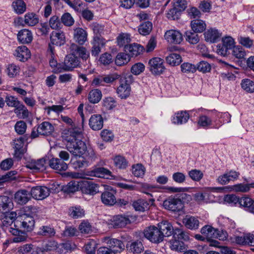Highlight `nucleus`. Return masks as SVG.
<instances>
[{
	"mask_svg": "<svg viewBox=\"0 0 254 254\" xmlns=\"http://www.w3.org/2000/svg\"><path fill=\"white\" fill-rule=\"evenodd\" d=\"M102 105L107 110H111L116 107L117 102L114 98L108 97L103 100Z\"/></svg>",
	"mask_w": 254,
	"mask_h": 254,
	"instance_id": "603ef678",
	"label": "nucleus"
},
{
	"mask_svg": "<svg viewBox=\"0 0 254 254\" xmlns=\"http://www.w3.org/2000/svg\"><path fill=\"white\" fill-rule=\"evenodd\" d=\"M51 45H55L61 46L64 44L65 42V36L63 32H58L53 31L50 36Z\"/></svg>",
	"mask_w": 254,
	"mask_h": 254,
	"instance_id": "7c9ffc66",
	"label": "nucleus"
},
{
	"mask_svg": "<svg viewBox=\"0 0 254 254\" xmlns=\"http://www.w3.org/2000/svg\"><path fill=\"white\" fill-rule=\"evenodd\" d=\"M240 206L243 207L246 210L254 213V199L249 197H242L240 201Z\"/></svg>",
	"mask_w": 254,
	"mask_h": 254,
	"instance_id": "c9c22d12",
	"label": "nucleus"
},
{
	"mask_svg": "<svg viewBox=\"0 0 254 254\" xmlns=\"http://www.w3.org/2000/svg\"><path fill=\"white\" fill-rule=\"evenodd\" d=\"M14 11L18 14L23 13L26 10V4L22 0H16L12 3Z\"/></svg>",
	"mask_w": 254,
	"mask_h": 254,
	"instance_id": "864d4df0",
	"label": "nucleus"
},
{
	"mask_svg": "<svg viewBox=\"0 0 254 254\" xmlns=\"http://www.w3.org/2000/svg\"><path fill=\"white\" fill-rule=\"evenodd\" d=\"M109 228H122L130 223L127 216L122 215H118L112 217L107 222Z\"/></svg>",
	"mask_w": 254,
	"mask_h": 254,
	"instance_id": "6e6552de",
	"label": "nucleus"
},
{
	"mask_svg": "<svg viewBox=\"0 0 254 254\" xmlns=\"http://www.w3.org/2000/svg\"><path fill=\"white\" fill-rule=\"evenodd\" d=\"M53 125L48 122H44L39 125L37 127H34L31 133V137L35 138L39 135L48 136L52 134L54 131Z\"/></svg>",
	"mask_w": 254,
	"mask_h": 254,
	"instance_id": "20e7f679",
	"label": "nucleus"
},
{
	"mask_svg": "<svg viewBox=\"0 0 254 254\" xmlns=\"http://www.w3.org/2000/svg\"><path fill=\"white\" fill-rule=\"evenodd\" d=\"M235 41L230 36H225L222 39V43L217 45V52L221 56H226L230 54V51L234 48Z\"/></svg>",
	"mask_w": 254,
	"mask_h": 254,
	"instance_id": "423d86ee",
	"label": "nucleus"
},
{
	"mask_svg": "<svg viewBox=\"0 0 254 254\" xmlns=\"http://www.w3.org/2000/svg\"><path fill=\"white\" fill-rule=\"evenodd\" d=\"M160 232L162 234L163 239L173 235L174 229L171 223L167 221H162L157 224Z\"/></svg>",
	"mask_w": 254,
	"mask_h": 254,
	"instance_id": "6ab92c4d",
	"label": "nucleus"
},
{
	"mask_svg": "<svg viewBox=\"0 0 254 254\" xmlns=\"http://www.w3.org/2000/svg\"><path fill=\"white\" fill-rule=\"evenodd\" d=\"M149 203L144 199H139L132 203L134 208L137 211H144L149 208Z\"/></svg>",
	"mask_w": 254,
	"mask_h": 254,
	"instance_id": "49530a36",
	"label": "nucleus"
},
{
	"mask_svg": "<svg viewBox=\"0 0 254 254\" xmlns=\"http://www.w3.org/2000/svg\"><path fill=\"white\" fill-rule=\"evenodd\" d=\"M35 225V221L33 217L23 214L17 217L15 221V227L23 229L27 231L33 230Z\"/></svg>",
	"mask_w": 254,
	"mask_h": 254,
	"instance_id": "39448f33",
	"label": "nucleus"
},
{
	"mask_svg": "<svg viewBox=\"0 0 254 254\" xmlns=\"http://www.w3.org/2000/svg\"><path fill=\"white\" fill-rule=\"evenodd\" d=\"M51 192V190L45 186H36L31 189L30 194L33 198L42 200L47 198Z\"/></svg>",
	"mask_w": 254,
	"mask_h": 254,
	"instance_id": "9b49d317",
	"label": "nucleus"
},
{
	"mask_svg": "<svg viewBox=\"0 0 254 254\" xmlns=\"http://www.w3.org/2000/svg\"><path fill=\"white\" fill-rule=\"evenodd\" d=\"M152 29V24L150 21H146L141 24L138 27L139 33L142 35H148Z\"/></svg>",
	"mask_w": 254,
	"mask_h": 254,
	"instance_id": "09e8293b",
	"label": "nucleus"
},
{
	"mask_svg": "<svg viewBox=\"0 0 254 254\" xmlns=\"http://www.w3.org/2000/svg\"><path fill=\"white\" fill-rule=\"evenodd\" d=\"M143 48L139 44L133 43L130 44L128 46H126L125 51L128 53V55L130 56H137L140 55L143 50Z\"/></svg>",
	"mask_w": 254,
	"mask_h": 254,
	"instance_id": "72a5a7b5",
	"label": "nucleus"
},
{
	"mask_svg": "<svg viewBox=\"0 0 254 254\" xmlns=\"http://www.w3.org/2000/svg\"><path fill=\"white\" fill-rule=\"evenodd\" d=\"M92 44L93 46L91 51V55L96 57L101 52V48L105 45V40L98 37H94Z\"/></svg>",
	"mask_w": 254,
	"mask_h": 254,
	"instance_id": "bb28decb",
	"label": "nucleus"
},
{
	"mask_svg": "<svg viewBox=\"0 0 254 254\" xmlns=\"http://www.w3.org/2000/svg\"><path fill=\"white\" fill-rule=\"evenodd\" d=\"M49 166L59 171H65L67 168V165L62 160L59 158H52L49 160Z\"/></svg>",
	"mask_w": 254,
	"mask_h": 254,
	"instance_id": "c756f323",
	"label": "nucleus"
},
{
	"mask_svg": "<svg viewBox=\"0 0 254 254\" xmlns=\"http://www.w3.org/2000/svg\"><path fill=\"white\" fill-rule=\"evenodd\" d=\"M69 49L71 52L78 56L83 60H86L89 57V53L84 47H80L75 43L71 44Z\"/></svg>",
	"mask_w": 254,
	"mask_h": 254,
	"instance_id": "393cba45",
	"label": "nucleus"
},
{
	"mask_svg": "<svg viewBox=\"0 0 254 254\" xmlns=\"http://www.w3.org/2000/svg\"><path fill=\"white\" fill-rule=\"evenodd\" d=\"M102 241L107 245L115 254L120 253L125 249V245L118 239L105 237Z\"/></svg>",
	"mask_w": 254,
	"mask_h": 254,
	"instance_id": "f8f14e48",
	"label": "nucleus"
},
{
	"mask_svg": "<svg viewBox=\"0 0 254 254\" xmlns=\"http://www.w3.org/2000/svg\"><path fill=\"white\" fill-rule=\"evenodd\" d=\"M55 231L53 228L48 226H44L41 227L38 233L39 235L46 237H52L55 235Z\"/></svg>",
	"mask_w": 254,
	"mask_h": 254,
	"instance_id": "4d7b16f0",
	"label": "nucleus"
},
{
	"mask_svg": "<svg viewBox=\"0 0 254 254\" xmlns=\"http://www.w3.org/2000/svg\"><path fill=\"white\" fill-rule=\"evenodd\" d=\"M164 38L168 43L174 44H180L183 40L181 32L174 29L167 30L164 34Z\"/></svg>",
	"mask_w": 254,
	"mask_h": 254,
	"instance_id": "ddd939ff",
	"label": "nucleus"
},
{
	"mask_svg": "<svg viewBox=\"0 0 254 254\" xmlns=\"http://www.w3.org/2000/svg\"><path fill=\"white\" fill-rule=\"evenodd\" d=\"M16 215V213L12 211L6 213L1 219L2 226L5 231H8V228H12L9 226H11L13 223H14V226L15 227V221L17 218Z\"/></svg>",
	"mask_w": 254,
	"mask_h": 254,
	"instance_id": "aec40b11",
	"label": "nucleus"
},
{
	"mask_svg": "<svg viewBox=\"0 0 254 254\" xmlns=\"http://www.w3.org/2000/svg\"><path fill=\"white\" fill-rule=\"evenodd\" d=\"M130 59L128 54L125 53H120L117 55L115 63L117 65L122 66L127 64L130 61Z\"/></svg>",
	"mask_w": 254,
	"mask_h": 254,
	"instance_id": "de8ad7c7",
	"label": "nucleus"
},
{
	"mask_svg": "<svg viewBox=\"0 0 254 254\" xmlns=\"http://www.w3.org/2000/svg\"><path fill=\"white\" fill-rule=\"evenodd\" d=\"M10 199L7 196H0V212H6L10 208Z\"/></svg>",
	"mask_w": 254,
	"mask_h": 254,
	"instance_id": "37998d69",
	"label": "nucleus"
},
{
	"mask_svg": "<svg viewBox=\"0 0 254 254\" xmlns=\"http://www.w3.org/2000/svg\"><path fill=\"white\" fill-rule=\"evenodd\" d=\"M17 39L21 43L29 44L32 41V34L30 31L27 29L21 30L17 34Z\"/></svg>",
	"mask_w": 254,
	"mask_h": 254,
	"instance_id": "c85d7f7f",
	"label": "nucleus"
},
{
	"mask_svg": "<svg viewBox=\"0 0 254 254\" xmlns=\"http://www.w3.org/2000/svg\"><path fill=\"white\" fill-rule=\"evenodd\" d=\"M47 56L49 59V64L50 66L54 68V70L55 72H61L63 71L59 67H62L63 64H58L57 60L55 59L54 48L51 45L49 44V47L47 50Z\"/></svg>",
	"mask_w": 254,
	"mask_h": 254,
	"instance_id": "f3484780",
	"label": "nucleus"
},
{
	"mask_svg": "<svg viewBox=\"0 0 254 254\" xmlns=\"http://www.w3.org/2000/svg\"><path fill=\"white\" fill-rule=\"evenodd\" d=\"M62 24L67 26H70L74 23V19L69 13L66 12L63 14L61 18Z\"/></svg>",
	"mask_w": 254,
	"mask_h": 254,
	"instance_id": "69168bd1",
	"label": "nucleus"
},
{
	"mask_svg": "<svg viewBox=\"0 0 254 254\" xmlns=\"http://www.w3.org/2000/svg\"><path fill=\"white\" fill-rule=\"evenodd\" d=\"M130 35L127 33L121 34L117 37L118 45L120 47H124L125 50L126 46L129 45L128 43L130 42Z\"/></svg>",
	"mask_w": 254,
	"mask_h": 254,
	"instance_id": "c03bdc74",
	"label": "nucleus"
},
{
	"mask_svg": "<svg viewBox=\"0 0 254 254\" xmlns=\"http://www.w3.org/2000/svg\"><path fill=\"white\" fill-rule=\"evenodd\" d=\"M181 12L178 10L174 6L167 13V17L171 20L178 19L180 16Z\"/></svg>",
	"mask_w": 254,
	"mask_h": 254,
	"instance_id": "774afa93",
	"label": "nucleus"
},
{
	"mask_svg": "<svg viewBox=\"0 0 254 254\" xmlns=\"http://www.w3.org/2000/svg\"><path fill=\"white\" fill-rule=\"evenodd\" d=\"M19 228H8V232L14 236L12 241L15 243H20L26 241L28 238L27 234L19 230Z\"/></svg>",
	"mask_w": 254,
	"mask_h": 254,
	"instance_id": "a211bd4d",
	"label": "nucleus"
},
{
	"mask_svg": "<svg viewBox=\"0 0 254 254\" xmlns=\"http://www.w3.org/2000/svg\"><path fill=\"white\" fill-rule=\"evenodd\" d=\"M70 215L74 218L81 217L84 215V211L80 207H72L69 209Z\"/></svg>",
	"mask_w": 254,
	"mask_h": 254,
	"instance_id": "680f3d73",
	"label": "nucleus"
},
{
	"mask_svg": "<svg viewBox=\"0 0 254 254\" xmlns=\"http://www.w3.org/2000/svg\"><path fill=\"white\" fill-rule=\"evenodd\" d=\"M127 248L129 249V251L133 254H139L144 249L143 244L139 240L131 242L129 246Z\"/></svg>",
	"mask_w": 254,
	"mask_h": 254,
	"instance_id": "a18cd8bd",
	"label": "nucleus"
},
{
	"mask_svg": "<svg viewBox=\"0 0 254 254\" xmlns=\"http://www.w3.org/2000/svg\"><path fill=\"white\" fill-rule=\"evenodd\" d=\"M189 115L186 111H180L174 115L172 119L174 124L181 125L187 123L189 119Z\"/></svg>",
	"mask_w": 254,
	"mask_h": 254,
	"instance_id": "f704fd0d",
	"label": "nucleus"
},
{
	"mask_svg": "<svg viewBox=\"0 0 254 254\" xmlns=\"http://www.w3.org/2000/svg\"><path fill=\"white\" fill-rule=\"evenodd\" d=\"M205 40L210 43H214L221 37V34L215 28H211L204 33Z\"/></svg>",
	"mask_w": 254,
	"mask_h": 254,
	"instance_id": "2f4dec72",
	"label": "nucleus"
},
{
	"mask_svg": "<svg viewBox=\"0 0 254 254\" xmlns=\"http://www.w3.org/2000/svg\"><path fill=\"white\" fill-rule=\"evenodd\" d=\"M183 223L186 228L190 230L197 229L199 226V221L198 218L190 215H187L183 219Z\"/></svg>",
	"mask_w": 254,
	"mask_h": 254,
	"instance_id": "cd10ccee",
	"label": "nucleus"
},
{
	"mask_svg": "<svg viewBox=\"0 0 254 254\" xmlns=\"http://www.w3.org/2000/svg\"><path fill=\"white\" fill-rule=\"evenodd\" d=\"M170 248L176 252H184L187 249V246L182 241L173 238L170 241Z\"/></svg>",
	"mask_w": 254,
	"mask_h": 254,
	"instance_id": "473e14b6",
	"label": "nucleus"
},
{
	"mask_svg": "<svg viewBox=\"0 0 254 254\" xmlns=\"http://www.w3.org/2000/svg\"><path fill=\"white\" fill-rule=\"evenodd\" d=\"M78 183L76 181H71L64 188V190L67 193H72L78 190Z\"/></svg>",
	"mask_w": 254,
	"mask_h": 254,
	"instance_id": "338daca9",
	"label": "nucleus"
},
{
	"mask_svg": "<svg viewBox=\"0 0 254 254\" xmlns=\"http://www.w3.org/2000/svg\"><path fill=\"white\" fill-rule=\"evenodd\" d=\"M86 174L89 177L109 179V177L111 176V172L106 168L99 167L91 171H87Z\"/></svg>",
	"mask_w": 254,
	"mask_h": 254,
	"instance_id": "dca6fc26",
	"label": "nucleus"
},
{
	"mask_svg": "<svg viewBox=\"0 0 254 254\" xmlns=\"http://www.w3.org/2000/svg\"><path fill=\"white\" fill-rule=\"evenodd\" d=\"M181 71L187 74L193 73L196 71V65L190 63H184L181 65Z\"/></svg>",
	"mask_w": 254,
	"mask_h": 254,
	"instance_id": "6e6d98bb",
	"label": "nucleus"
},
{
	"mask_svg": "<svg viewBox=\"0 0 254 254\" xmlns=\"http://www.w3.org/2000/svg\"><path fill=\"white\" fill-rule=\"evenodd\" d=\"M27 140L25 137L21 136L13 141V147L14 149V156L18 159H21L26 152V149L24 147V141Z\"/></svg>",
	"mask_w": 254,
	"mask_h": 254,
	"instance_id": "4468645a",
	"label": "nucleus"
},
{
	"mask_svg": "<svg viewBox=\"0 0 254 254\" xmlns=\"http://www.w3.org/2000/svg\"><path fill=\"white\" fill-rule=\"evenodd\" d=\"M80 63L79 59L75 56L74 53L71 52L64 58L62 67H59L61 69L60 71H71L74 68L78 67Z\"/></svg>",
	"mask_w": 254,
	"mask_h": 254,
	"instance_id": "0eeeda50",
	"label": "nucleus"
},
{
	"mask_svg": "<svg viewBox=\"0 0 254 254\" xmlns=\"http://www.w3.org/2000/svg\"><path fill=\"white\" fill-rule=\"evenodd\" d=\"M241 85L242 88L246 91L251 93L254 92V82L251 79H243Z\"/></svg>",
	"mask_w": 254,
	"mask_h": 254,
	"instance_id": "13d9d810",
	"label": "nucleus"
},
{
	"mask_svg": "<svg viewBox=\"0 0 254 254\" xmlns=\"http://www.w3.org/2000/svg\"><path fill=\"white\" fill-rule=\"evenodd\" d=\"M232 55L237 59H242L246 56L244 49L241 46H235L232 48Z\"/></svg>",
	"mask_w": 254,
	"mask_h": 254,
	"instance_id": "0e129e2a",
	"label": "nucleus"
},
{
	"mask_svg": "<svg viewBox=\"0 0 254 254\" xmlns=\"http://www.w3.org/2000/svg\"><path fill=\"white\" fill-rule=\"evenodd\" d=\"M114 163L117 168L121 169H125L127 166V162L125 157L121 155L116 156L114 158Z\"/></svg>",
	"mask_w": 254,
	"mask_h": 254,
	"instance_id": "5fc2aeb1",
	"label": "nucleus"
},
{
	"mask_svg": "<svg viewBox=\"0 0 254 254\" xmlns=\"http://www.w3.org/2000/svg\"><path fill=\"white\" fill-rule=\"evenodd\" d=\"M173 238L180 241L184 240L186 241L189 240V236L188 234L180 228L174 229Z\"/></svg>",
	"mask_w": 254,
	"mask_h": 254,
	"instance_id": "3c124183",
	"label": "nucleus"
},
{
	"mask_svg": "<svg viewBox=\"0 0 254 254\" xmlns=\"http://www.w3.org/2000/svg\"><path fill=\"white\" fill-rule=\"evenodd\" d=\"M102 96V94L100 90L93 89L89 92L88 95V99L90 103L96 104L101 100Z\"/></svg>",
	"mask_w": 254,
	"mask_h": 254,
	"instance_id": "58836bf2",
	"label": "nucleus"
},
{
	"mask_svg": "<svg viewBox=\"0 0 254 254\" xmlns=\"http://www.w3.org/2000/svg\"><path fill=\"white\" fill-rule=\"evenodd\" d=\"M49 25L53 29L61 28L62 24L59 17L57 15L52 16L49 20Z\"/></svg>",
	"mask_w": 254,
	"mask_h": 254,
	"instance_id": "e2e57ef3",
	"label": "nucleus"
},
{
	"mask_svg": "<svg viewBox=\"0 0 254 254\" xmlns=\"http://www.w3.org/2000/svg\"><path fill=\"white\" fill-rule=\"evenodd\" d=\"M31 194L25 190H21L17 191L14 195V199L19 204H26L31 197Z\"/></svg>",
	"mask_w": 254,
	"mask_h": 254,
	"instance_id": "a878e982",
	"label": "nucleus"
},
{
	"mask_svg": "<svg viewBox=\"0 0 254 254\" xmlns=\"http://www.w3.org/2000/svg\"><path fill=\"white\" fill-rule=\"evenodd\" d=\"M47 160L41 158L37 160H31L26 165V167L31 170L39 171H43L46 169V165Z\"/></svg>",
	"mask_w": 254,
	"mask_h": 254,
	"instance_id": "4be33fe9",
	"label": "nucleus"
},
{
	"mask_svg": "<svg viewBox=\"0 0 254 254\" xmlns=\"http://www.w3.org/2000/svg\"><path fill=\"white\" fill-rule=\"evenodd\" d=\"M116 190L112 188L104 191L101 196L102 202L105 205L112 206L116 204L117 199L115 196Z\"/></svg>",
	"mask_w": 254,
	"mask_h": 254,
	"instance_id": "2eb2a0df",
	"label": "nucleus"
},
{
	"mask_svg": "<svg viewBox=\"0 0 254 254\" xmlns=\"http://www.w3.org/2000/svg\"><path fill=\"white\" fill-rule=\"evenodd\" d=\"M89 125L94 130H99L103 127V119L101 115L99 114L93 115L91 116Z\"/></svg>",
	"mask_w": 254,
	"mask_h": 254,
	"instance_id": "412c9836",
	"label": "nucleus"
},
{
	"mask_svg": "<svg viewBox=\"0 0 254 254\" xmlns=\"http://www.w3.org/2000/svg\"><path fill=\"white\" fill-rule=\"evenodd\" d=\"M200 232L208 241H210L215 236V229L211 226L205 225L201 229Z\"/></svg>",
	"mask_w": 254,
	"mask_h": 254,
	"instance_id": "ea45409f",
	"label": "nucleus"
},
{
	"mask_svg": "<svg viewBox=\"0 0 254 254\" xmlns=\"http://www.w3.org/2000/svg\"><path fill=\"white\" fill-rule=\"evenodd\" d=\"M241 200V198H239L234 194H227L224 197V202L231 205H236L238 203L240 205Z\"/></svg>",
	"mask_w": 254,
	"mask_h": 254,
	"instance_id": "052dcab7",
	"label": "nucleus"
},
{
	"mask_svg": "<svg viewBox=\"0 0 254 254\" xmlns=\"http://www.w3.org/2000/svg\"><path fill=\"white\" fill-rule=\"evenodd\" d=\"M163 206L170 211L178 212L183 209L184 205L180 198L169 197L164 201Z\"/></svg>",
	"mask_w": 254,
	"mask_h": 254,
	"instance_id": "1a4fd4ad",
	"label": "nucleus"
},
{
	"mask_svg": "<svg viewBox=\"0 0 254 254\" xmlns=\"http://www.w3.org/2000/svg\"><path fill=\"white\" fill-rule=\"evenodd\" d=\"M132 81L133 77L130 74L120 78V85L117 88V94L120 98L126 99L129 96L131 91L130 84Z\"/></svg>",
	"mask_w": 254,
	"mask_h": 254,
	"instance_id": "f03ea898",
	"label": "nucleus"
},
{
	"mask_svg": "<svg viewBox=\"0 0 254 254\" xmlns=\"http://www.w3.org/2000/svg\"><path fill=\"white\" fill-rule=\"evenodd\" d=\"M73 39L79 45H83L87 39V33L82 28L78 27L74 29Z\"/></svg>",
	"mask_w": 254,
	"mask_h": 254,
	"instance_id": "5701e85b",
	"label": "nucleus"
},
{
	"mask_svg": "<svg viewBox=\"0 0 254 254\" xmlns=\"http://www.w3.org/2000/svg\"><path fill=\"white\" fill-rule=\"evenodd\" d=\"M143 234L145 238L154 244L160 243L164 240L158 226L152 225L146 227L143 231Z\"/></svg>",
	"mask_w": 254,
	"mask_h": 254,
	"instance_id": "7ed1b4c3",
	"label": "nucleus"
},
{
	"mask_svg": "<svg viewBox=\"0 0 254 254\" xmlns=\"http://www.w3.org/2000/svg\"><path fill=\"white\" fill-rule=\"evenodd\" d=\"M190 26L191 29L195 33H201L206 28L205 22L200 19H194L191 21Z\"/></svg>",
	"mask_w": 254,
	"mask_h": 254,
	"instance_id": "4c0bfd02",
	"label": "nucleus"
},
{
	"mask_svg": "<svg viewBox=\"0 0 254 254\" xmlns=\"http://www.w3.org/2000/svg\"><path fill=\"white\" fill-rule=\"evenodd\" d=\"M82 129L77 127L64 129L62 133V137L65 142L67 150L74 156L81 157L82 155L91 161L96 158L94 149L87 147L86 143L80 139Z\"/></svg>",
	"mask_w": 254,
	"mask_h": 254,
	"instance_id": "f257e3e1",
	"label": "nucleus"
},
{
	"mask_svg": "<svg viewBox=\"0 0 254 254\" xmlns=\"http://www.w3.org/2000/svg\"><path fill=\"white\" fill-rule=\"evenodd\" d=\"M148 64L150 71L154 75L162 74L165 69L163 60L160 58L155 57L149 60Z\"/></svg>",
	"mask_w": 254,
	"mask_h": 254,
	"instance_id": "9d476101",
	"label": "nucleus"
},
{
	"mask_svg": "<svg viewBox=\"0 0 254 254\" xmlns=\"http://www.w3.org/2000/svg\"><path fill=\"white\" fill-rule=\"evenodd\" d=\"M145 168L140 164L132 166V173L136 177H142L145 173Z\"/></svg>",
	"mask_w": 254,
	"mask_h": 254,
	"instance_id": "bf43d9fd",
	"label": "nucleus"
},
{
	"mask_svg": "<svg viewBox=\"0 0 254 254\" xmlns=\"http://www.w3.org/2000/svg\"><path fill=\"white\" fill-rule=\"evenodd\" d=\"M79 158L73 162V165L75 169H80L83 167H87L89 165V161H92L91 160L88 159V158L86 157Z\"/></svg>",
	"mask_w": 254,
	"mask_h": 254,
	"instance_id": "8fccbe9b",
	"label": "nucleus"
},
{
	"mask_svg": "<svg viewBox=\"0 0 254 254\" xmlns=\"http://www.w3.org/2000/svg\"><path fill=\"white\" fill-rule=\"evenodd\" d=\"M167 63L172 66L179 65L182 62V58L179 54L171 53L166 57Z\"/></svg>",
	"mask_w": 254,
	"mask_h": 254,
	"instance_id": "a19ab883",
	"label": "nucleus"
},
{
	"mask_svg": "<svg viewBox=\"0 0 254 254\" xmlns=\"http://www.w3.org/2000/svg\"><path fill=\"white\" fill-rule=\"evenodd\" d=\"M25 24L29 26H34L39 22V17L33 12H28L24 15Z\"/></svg>",
	"mask_w": 254,
	"mask_h": 254,
	"instance_id": "e433bc0d",
	"label": "nucleus"
},
{
	"mask_svg": "<svg viewBox=\"0 0 254 254\" xmlns=\"http://www.w3.org/2000/svg\"><path fill=\"white\" fill-rule=\"evenodd\" d=\"M14 56L21 62L27 61L30 57V52L25 46H19L16 49Z\"/></svg>",
	"mask_w": 254,
	"mask_h": 254,
	"instance_id": "b1692460",
	"label": "nucleus"
},
{
	"mask_svg": "<svg viewBox=\"0 0 254 254\" xmlns=\"http://www.w3.org/2000/svg\"><path fill=\"white\" fill-rule=\"evenodd\" d=\"M196 33L191 31H186L185 35L186 41L193 45L198 43L199 41V37Z\"/></svg>",
	"mask_w": 254,
	"mask_h": 254,
	"instance_id": "79ce46f5",
	"label": "nucleus"
}]
</instances>
